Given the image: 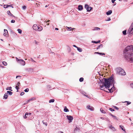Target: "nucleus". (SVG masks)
<instances>
[{
    "label": "nucleus",
    "mask_w": 133,
    "mask_h": 133,
    "mask_svg": "<svg viewBox=\"0 0 133 133\" xmlns=\"http://www.w3.org/2000/svg\"><path fill=\"white\" fill-rule=\"evenodd\" d=\"M120 126V127L123 130V131H125V129L124 128H123V126H122V125H120V126Z\"/></svg>",
    "instance_id": "26"
},
{
    "label": "nucleus",
    "mask_w": 133,
    "mask_h": 133,
    "mask_svg": "<svg viewBox=\"0 0 133 133\" xmlns=\"http://www.w3.org/2000/svg\"><path fill=\"white\" fill-rule=\"evenodd\" d=\"M18 77H21V76H16V78H17Z\"/></svg>",
    "instance_id": "52"
},
{
    "label": "nucleus",
    "mask_w": 133,
    "mask_h": 133,
    "mask_svg": "<svg viewBox=\"0 0 133 133\" xmlns=\"http://www.w3.org/2000/svg\"><path fill=\"white\" fill-rule=\"evenodd\" d=\"M84 79L83 77L79 79V81L80 82H82L83 81Z\"/></svg>",
    "instance_id": "31"
},
{
    "label": "nucleus",
    "mask_w": 133,
    "mask_h": 133,
    "mask_svg": "<svg viewBox=\"0 0 133 133\" xmlns=\"http://www.w3.org/2000/svg\"><path fill=\"white\" fill-rule=\"evenodd\" d=\"M109 127V128H110L111 129H112L113 131H115L116 130V129H115V128L112 126V125H111Z\"/></svg>",
    "instance_id": "14"
},
{
    "label": "nucleus",
    "mask_w": 133,
    "mask_h": 133,
    "mask_svg": "<svg viewBox=\"0 0 133 133\" xmlns=\"http://www.w3.org/2000/svg\"><path fill=\"white\" fill-rule=\"evenodd\" d=\"M17 31H18V32L20 34H21L22 32V30L20 29H18L17 30Z\"/></svg>",
    "instance_id": "22"
},
{
    "label": "nucleus",
    "mask_w": 133,
    "mask_h": 133,
    "mask_svg": "<svg viewBox=\"0 0 133 133\" xmlns=\"http://www.w3.org/2000/svg\"><path fill=\"white\" fill-rule=\"evenodd\" d=\"M77 50L79 52H81L82 51V50L81 48H77Z\"/></svg>",
    "instance_id": "23"
},
{
    "label": "nucleus",
    "mask_w": 133,
    "mask_h": 133,
    "mask_svg": "<svg viewBox=\"0 0 133 133\" xmlns=\"http://www.w3.org/2000/svg\"><path fill=\"white\" fill-rule=\"evenodd\" d=\"M42 122L43 123V124H44L46 126L47 125V123H45L44 122V121H42Z\"/></svg>",
    "instance_id": "34"
},
{
    "label": "nucleus",
    "mask_w": 133,
    "mask_h": 133,
    "mask_svg": "<svg viewBox=\"0 0 133 133\" xmlns=\"http://www.w3.org/2000/svg\"><path fill=\"white\" fill-rule=\"evenodd\" d=\"M24 92H22L21 94V95H24Z\"/></svg>",
    "instance_id": "45"
},
{
    "label": "nucleus",
    "mask_w": 133,
    "mask_h": 133,
    "mask_svg": "<svg viewBox=\"0 0 133 133\" xmlns=\"http://www.w3.org/2000/svg\"><path fill=\"white\" fill-rule=\"evenodd\" d=\"M49 6V5H46L45 6V7L46 8L48 6Z\"/></svg>",
    "instance_id": "56"
},
{
    "label": "nucleus",
    "mask_w": 133,
    "mask_h": 133,
    "mask_svg": "<svg viewBox=\"0 0 133 133\" xmlns=\"http://www.w3.org/2000/svg\"><path fill=\"white\" fill-rule=\"evenodd\" d=\"M35 44H38V42H37L36 41V40L35 41Z\"/></svg>",
    "instance_id": "44"
},
{
    "label": "nucleus",
    "mask_w": 133,
    "mask_h": 133,
    "mask_svg": "<svg viewBox=\"0 0 133 133\" xmlns=\"http://www.w3.org/2000/svg\"><path fill=\"white\" fill-rule=\"evenodd\" d=\"M100 47L99 46V45L98 46V47H97L96 48L97 49H98L100 48Z\"/></svg>",
    "instance_id": "48"
},
{
    "label": "nucleus",
    "mask_w": 133,
    "mask_h": 133,
    "mask_svg": "<svg viewBox=\"0 0 133 133\" xmlns=\"http://www.w3.org/2000/svg\"><path fill=\"white\" fill-rule=\"evenodd\" d=\"M22 8L24 9H25L26 8V6H24L22 7Z\"/></svg>",
    "instance_id": "39"
},
{
    "label": "nucleus",
    "mask_w": 133,
    "mask_h": 133,
    "mask_svg": "<svg viewBox=\"0 0 133 133\" xmlns=\"http://www.w3.org/2000/svg\"><path fill=\"white\" fill-rule=\"evenodd\" d=\"M3 0V1H5L6 0Z\"/></svg>",
    "instance_id": "61"
},
{
    "label": "nucleus",
    "mask_w": 133,
    "mask_h": 133,
    "mask_svg": "<svg viewBox=\"0 0 133 133\" xmlns=\"http://www.w3.org/2000/svg\"><path fill=\"white\" fill-rule=\"evenodd\" d=\"M87 107L88 109H90L92 111L94 109V108L92 106H90L89 105H88Z\"/></svg>",
    "instance_id": "10"
},
{
    "label": "nucleus",
    "mask_w": 133,
    "mask_h": 133,
    "mask_svg": "<svg viewBox=\"0 0 133 133\" xmlns=\"http://www.w3.org/2000/svg\"><path fill=\"white\" fill-rule=\"evenodd\" d=\"M99 46L101 48H102L103 46V45L102 44H101L99 45Z\"/></svg>",
    "instance_id": "43"
},
{
    "label": "nucleus",
    "mask_w": 133,
    "mask_h": 133,
    "mask_svg": "<svg viewBox=\"0 0 133 133\" xmlns=\"http://www.w3.org/2000/svg\"><path fill=\"white\" fill-rule=\"evenodd\" d=\"M24 91L25 92H28L29 91V89L27 88L24 90Z\"/></svg>",
    "instance_id": "35"
},
{
    "label": "nucleus",
    "mask_w": 133,
    "mask_h": 133,
    "mask_svg": "<svg viewBox=\"0 0 133 133\" xmlns=\"http://www.w3.org/2000/svg\"><path fill=\"white\" fill-rule=\"evenodd\" d=\"M94 28V29H92V30H100V28H99L96 27L95 28Z\"/></svg>",
    "instance_id": "18"
},
{
    "label": "nucleus",
    "mask_w": 133,
    "mask_h": 133,
    "mask_svg": "<svg viewBox=\"0 0 133 133\" xmlns=\"http://www.w3.org/2000/svg\"><path fill=\"white\" fill-rule=\"evenodd\" d=\"M94 54H99L100 55H105V54L104 53H99V52H95L94 53Z\"/></svg>",
    "instance_id": "19"
},
{
    "label": "nucleus",
    "mask_w": 133,
    "mask_h": 133,
    "mask_svg": "<svg viewBox=\"0 0 133 133\" xmlns=\"http://www.w3.org/2000/svg\"><path fill=\"white\" fill-rule=\"evenodd\" d=\"M49 21H50V20H49L48 21H47V22H49Z\"/></svg>",
    "instance_id": "60"
},
{
    "label": "nucleus",
    "mask_w": 133,
    "mask_h": 133,
    "mask_svg": "<svg viewBox=\"0 0 133 133\" xmlns=\"http://www.w3.org/2000/svg\"><path fill=\"white\" fill-rule=\"evenodd\" d=\"M73 46L75 47H76V48H78V47H77L76 45H73Z\"/></svg>",
    "instance_id": "54"
},
{
    "label": "nucleus",
    "mask_w": 133,
    "mask_h": 133,
    "mask_svg": "<svg viewBox=\"0 0 133 133\" xmlns=\"http://www.w3.org/2000/svg\"><path fill=\"white\" fill-rule=\"evenodd\" d=\"M15 22V21L14 20L12 19L11 21V22L12 23H14Z\"/></svg>",
    "instance_id": "40"
},
{
    "label": "nucleus",
    "mask_w": 133,
    "mask_h": 133,
    "mask_svg": "<svg viewBox=\"0 0 133 133\" xmlns=\"http://www.w3.org/2000/svg\"><path fill=\"white\" fill-rule=\"evenodd\" d=\"M1 40L2 41H3V39H1Z\"/></svg>",
    "instance_id": "59"
},
{
    "label": "nucleus",
    "mask_w": 133,
    "mask_h": 133,
    "mask_svg": "<svg viewBox=\"0 0 133 133\" xmlns=\"http://www.w3.org/2000/svg\"><path fill=\"white\" fill-rule=\"evenodd\" d=\"M64 111L65 112H67L69 111L68 109L66 107V106H65L64 107Z\"/></svg>",
    "instance_id": "17"
},
{
    "label": "nucleus",
    "mask_w": 133,
    "mask_h": 133,
    "mask_svg": "<svg viewBox=\"0 0 133 133\" xmlns=\"http://www.w3.org/2000/svg\"><path fill=\"white\" fill-rule=\"evenodd\" d=\"M100 111L101 112L103 113H105V111L103 110V109L102 108H101L100 109Z\"/></svg>",
    "instance_id": "24"
},
{
    "label": "nucleus",
    "mask_w": 133,
    "mask_h": 133,
    "mask_svg": "<svg viewBox=\"0 0 133 133\" xmlns=\"http://www.w3.org/2000/svg\"><path fill=\"white\" fill-rule=\"evenodd\" d=\"M131 86L132 88H133V83L131 84Z\"/></svg>",
    "instance_id": "50"
},
{
    "label": "nucleus",
    "mask_w": 133,
    "mask_h": 133,
    "mask_svg": "<svg viewBox=\"0 0 133 133\" xmlns=\"http://www.w3.org/2000/svg\"><path fill=\"white\" fill-rule=\"evenodd\" d=\"M116 0H111V2H112V3H114V2L115 1H116Z\"/></svg>",
    "instance_id": "49"
},
{
    "label": "nucleus",
    "mask_w": 133,
    "mask_h": 133,
    "mask_svg": "<svg viewBox=\"0 0 133 133\" xmlns=\"http://www.w3.org/2000/svg\"><path fill=\"white\" fill-rule=\"evenodd\" d=\"M66 27L67 28H68V29H69V30H73L74 29H75L74 28H72L71 27H68L66 26Z\"/></svg>",
    "instance_id": "20"
},
{
    "label": "nucleus",
    "mask_w": 133,
    "mask_h": 133,
    "mask_svg": "<svg viewBox=\"0 0 133 133\" xmlns=\"http://www.w3.org/2000/svg\"><path fill=\"white\" fill-rule=\"evenodd\" d=\"M55 29L56 30H58V28H56Z\"/></svg>",
    "instance_id": "55"
},
{
    "label": "nucleus",
    "mask_w": 133,
    "mask_h": 133,
    "mask_svg": "<svg viewBox=\"0 0 133 133\" xmlns=\"http://www.w3.org/2000/svg\"><path fill=\"white\" fill-rule=\"evenodd\" d=\"M36 5H37V7L39 6L40 5V4H38L37 3H36Z\"/></svg>",
    "instance_id": "42"
},
{
    "label": "nucleus",
    "mask_w": 133,
    "mask_h": 133,
    "mask_svg": "<svg viewBox=\"0 0 133 133\" xmlns=\"http://www.w3.org/2000/svg\"><path fill=\"white\" fill-rule=\"evenodd\" d=\"M118 70L119 71V74L122 75H126V72L123 69L119 68L118 69Z\"/></svg>",
    "instance_id": "5"
},
{
    "label": "nucleus",
    "mask_w": 133,
    "mask_h": 133,
    "mask_svg": "<svg viewBox=\"0 0 133 133\" xmlns=\"http://www.w3.org/2000/svg\"><path fill=\"white\" fill-rule=\"evenodd\" d=\"M126 30H124L123 31V33L124 35H126Z\"/></svg>",
    "instance_id": "32"
},
{
    "label": "nucleus",
    "mask_w": 133,
    "mask_h": 133,
    "mask_svg": "<svg viewBox=\"0 0 133 133\" xmlns=\"http://www.w3.org/2000/svg\"><path fill=\"white\" fill-rule=\"evenodd\" d=\"M112 117H113L114 119L117 120V117L113 115Z\"/></svg>",
    "instance_id": "37"
},
{
    "label": "nucleus",
    "mask_w": 133,
    "mask_h": 133,
    "mask_svg": "<svg viewBox=\"0 0 133 133\" xmlns=\"http://www.w3.org/2000/svg\"><path fill=\"white\" fill-rule=\"evenodd\" d=\"M33 29L36 31H40L42 30V27L40 25H37L36 24H34L33 26Z\"/></svg>",
    "instance_id": "3"
},
{
    "label": "nucleus",
    "mask_w": 133,
    "mask_h": 133,
    "mask_svg": "<svg viewBox=\"0 0 133 133\" xmlns=\"http://www.w3.org/2000/svg\"><path fill=\"white\" fill-rule=\"evenodd\" d=\"M124 103H127V104H126V105H128L131 103V102H129L127 101H125Z\"/></svg>",
    "instance_id": "27"
},
{
    "label": "nucleus",
    "mask_w": 133,
    "mask_h": 133,
    "mask_svg": "<svg viewBox=\"0 0 133 133\" xmlns=\"http://www.w3.org/2000/svg\"><path fill=\"white\" fill-rule=\"evenodd\" d=\"M31 114V113H28L27 112H26L25 113V115H30Z\"/></svg>",
    "instance_id": "41"
},
{
    "label": "nucleus",
    "mask_w": 133,
    "mask_h": 133,
    "mask_svg": "<svg viewBox=\"0 0 133 133\" xmlns=\"http://www.w3.org/2000/svg\"><path fill=\"white\" fill-rule=\"evenodd\" d=\"M101 119H104V118L103 117H101Z\"/></svg>",
    "instance_id": "57"
},
{
    "label": "nucleus",
    "mask_w": 133,
    "mask_h": 133,
    "mask_svg": "<svg viewBox=\"0 0 133 133\" xmlns=\"http://www.w3.org/2000/svg\"><path fill=\"white\" fill-rule=\"evenodd\" d=\"M55 101L54 99H51L49 100V102L50 103L51 102H54Z\"/></svg>",
    "instance_id": "28"
},
{
    "label": "nucleus",
    "mask_w": 133,
    "mask_h": 133,
    "mask_svg": "<svg viewBox=\"0 0 133 133\" xmlns=\"http://www.w3.org/2000/svg\"><path fill=\"white\" fill-rule=\"evenodd\" d=\"M16 60L18 61V63L21 64L22 65H24L25 64V62L22 59H18L17 58H16Z\"/></svg>",
    "instance_id": "6"
},
{
    "label": "nucleus",
    "mask_w": 133,
    "mask_h": 133,
    "mask_svg": "<svg viewBox=\"0 0 133 133\" xmlns=\"http://www.w3.org/2000/svg\"><path fill=\"white\" fill-rule=\"evenodd\" d=\"M12 6V8H13V7L12 6V5H4V8H8V7Z\"/></svg>",
    "instance_id": "13"
},
{
    "label": "nucleus",
    "mask_w": 133,
    "mask_h": 133,
    "mask_svg": "<svg viewBox=\"0 0 133 133\" xmlns=\"http://www.w3.org/2000/svg\"><path fill=\"white\" fill-rule=\"evenodd\" d=\"M114 108H115L116 109H117V110H118V109H119L117 107H116V106H115Z\"/></svg>",
    "instance_id": "47"
},
{
    "label": "nucleus",
    "mask_w": 133,
    "mask_h": 133,
    "mask_svg": "<svg viewBox=\"0 0 133 133\" xmlns=\"http://www.w3.org/2000/svg\"><path fill=\"white\" fill-rule=\"evenodd\" d=\"M100 80L101 82L103 85L102 86H100V89L104 90V87H105V88L108 89L109 90L110 92H113L112 88L110 89H109L110 86L112 84L114 85V80L112 77H111L107 79L103 78V79Z\"/></svg>",
    "instance_id": "1"
},
{
    "label": "nucleus",
    "mask_w": 133,
    "mask_h": 133,
    "mask_svg": "<svg viewBox=\"0 0 133 133\" xmlns=\"http://www.w3.org/2000/svg\"><path fill=\"white\" fill-rule=\"evenodd\" d=\"M124 55L127 60L133 62V47L132 45L127 47L124 50Z\"/></svg>",
    "instance_id": "2"
},
{
    "label": "nucleus",
    "mask_w": 133,
    "mask_h": 133,
    "mask_svg": "<svg viewBox=\"0 0 133 133\" xmlns=\"http://www.w3.org/2000/svg\"><path fill=\"white\" fill-rule=\"evenodd\" d=\"M7 14L9 16H11L14 17V15L10 12L9 10L7 11Z\"/></svg>",
    "instance_id": "11"
},
{
    "label": "nucleus",
    "mask_w": 133,
    "mask_h": 133,
    "mask_svg": "<svg viewBox=\"0 0 133 133\" xmlns=\"http://www.w3.org/2000/svg\"><path fill=\"white\" fill-rule=\"evenodd\" d=\"M110 110L111 111H114V110L112 109V108H110Z\"/></svg>",
    "instance_id": "46"
},
{
    "label": "nucleus",
    "mask_w": 133,
    "mask_h": 133,
    "mask_svg": "<svg viewBox=\"0 0 133 133\" xmlns=\"http://www.w3.org/2000/svg\"><path fill=\"white\" fill-rule=\"evenodd\" d=\"M7 92L9 93L10 95H11L12 94V92L11 91H7Z\"/></svg>",
    "instance_id": "30"
},
{
    "label": "nucleus",
    "mask_w": 133,
    "mask_h": 133,
    "mask_svg": "<svg viewBox=\"0 0 133 133\" xmlns=\"http://www.w3.org/2000/svg\"><path fill=\"white\" fill-rule=\"evenodd\" d=\"M26 115H24V118H26L27 117H26Z\"/></svg>",
    "instance_id": "51"
},
{
    "label": "nucleus",
    "mask_w": 133,
    "mask_h": 133,
    "mask_svg": "<svg viewBox=\"0 0 133 133\" xmlns=\"http://www.w3.org/2000/svg\"><path fill=\"white\" fill-rule=\"evenodd\" d=\"M60 133H64L63 132L61 131Z\"/></svg>",
    "instance_id": "58"
},
{
    "label": "nucleus",
    "mask_w": 133,
    "mask_h": 133,
    "mask_svg": "<svg viewBox=\"0 0 133 133\" xmlns=\"http://www.w3.org/2000/svg\"><path fill=\"white\" fill-rule=\"evenodd\" d=\"M92 42H93L94 43H100V40H99L97 42L96 41H92Z\"/></svg>",
    "instance_id": "25"
},
{
    "label": "nucleus",
    "mask_w": 133,
    "mask_h": 133,
    "mask_svg": "<svg viewBox=\"0 0 133 133\" xmlns=\"http://www.w3.org/2000/svg\"><path fill=\"white\" fill-rule=\"evenodd\" d=\"M20 84V83L19 82H18V83H17V84L16 86H17V87H19Z\"/></svg>",
    "instance_id": "36"
},
{
    "label": "nucleus",
    "mask_w": 133,
    "mask_h": 133,
    "mask_svg": "<svg viewBox=\"0 0 133 133\" xmlns=\"http://www.w3.org/2000/svg\"><path fill=\"white\" fill-rule=\"evenodd\" d=\"M2 63H3V65H5V66L7 64V63L5 61L3 62H2Z\"/></svg>",
    "instance_id": "29"
},
{
    "label": "nucleus",
    "mask_w": 133,
    "mask_h": 133,
    "mask_svg": "<svg viewBox=\"0 0 133 133\" xmlns=\"http://www.w3.org/2000/svg\"><path fill=\"white\" fill-rule=\"evenodd\" d=\"M8 97V93H6L5 94L4 96V98L5 99H6Z\"/></svg>",
    "instance_id": "15"
},
{
    "label": "nucleus",
    "mask_w": 133,
    "mask_h": 133,
    "mask_svg": "<svg viewBox=\"0 0 133 133\" xmlns=\"http://www.w3.org/2000/svg\"><path fill=\"white\" fill-rule=\"evenodd\" d=\"M110 115L111 116H112V117L113 116V115H112L111 113H110Z\"/></svg>",
    "instance_id": "53"
},
{
    "label": "nucleus",
    "mask_w": 133,
    "mask_h": 133,
    "mask_svg": "<svg viewBox=\"0 0 133 133\" xmlns=\"http://www.w3.org/2000/svg\"><path fill=\"white\" fill-rule=\"evenodd\" d=\"M16 89L17 90V91H18V90L19 89V87L16 86L15 87Z\"/></svg>",
    "instance_id": "38"
},
{
    "label": "nucleus",
    "mask_w": 133,
    "mask_h": 133,
    "mask_svg": "<svg viewBox=\"0 0 133 133\" xmlns=\"http://www.w3.org/2000/svg\"><path fill=\"white\" fill-rule=\"evenodd\" d=\"M128 31L129 34L133 35V22L131 24Z\"/></svg>",
    "instance_id": "4"
},
{
    "label": "nucleus",
    "mask_w": 133,
    "mask_h": 133,
    "mask_svg": "<svg viewBox=\"0 0 133 133\" xmlns=\"http://www.w3.org/2000/svg\"><path fill=\"white\" fill-rule=\"evenodd\" d=\"M35 99V98H32L28 100V102H30L31 101H33V100H34Z\"/></svg>",
    "instance_id": "33"
},
{
    "label": "nucleus",
    "mask_w": 133,
    "mask_h": 133,
    "mask_svg": "<svg viewBox=\"0 0 133 133\" xmlns=\"http://www.w3.org/2000/svg\"><path fill=\"white\" fill-rule=\"evenodd\" d=\"M12 88L11 87H7V88H6V90H11V91H12V90L11 89Z\"/></svg>",
    "instance_id": "21"
},
{
    "label": "nucleus",
    "mask_w": 133,
    "mask_h": 133,
    "mask_svg": "<svg viewBox=\"0 0 133 133\" xmlns=\"http://www.w3.org/2000/svg\"><path fill=\"white\" fill-rule=\"evenodd\" d=\"M67 117H68V120H69L70 121L69 122V123H70L73 120V118L72 116L70 115H67Z\"/></svg>",
    "instance_id": "9"
},
{
    "label": "nucleus",
    "mask_w": 133,
    "mask_h": 133,
    "mask_svg": "<svg viewBox=\"0 0 133 133\" xmlns=\"http://www.w3.org/2000/svg\"><path fill=\"white\" fill-rule=\"evenodd\" d=\"M112 13V11L111 10L108 11V12H106V14L107 15H109L111 14Z\"/></svg>",
    "instance_id": "16"
},
{
    "label": "nucleus",
    "mask_w": 133,
    "mask_h": 133,
    "mask_svg": "<svg viewBox=\"0 0 133 133\" xmlns=\"http://www.w3.org/2000/svg\"><path fill=\"white\" fill-rule=\"evenodd\" d=\"M83 6L81 5H79L78 6V10H81L83 9Z\"/></svg>",
    "instance_id": "12"
},
{
    "label": "nucleus",
    "mask_w": 133,
    "mask_h": 133,
    "mask_svg": "<svg viewBox=\"0 0 133 133\" xmlns=\"http://www.w3.org/2000/svg\"><path fill=\"white\" fill-rule=\"evenodd\" d=\"M85 8H86L87 11H89L91 10L92 8L91 7H89L88 5L86 4L85 6Z\"/></svg>",
    "instance_id": "7"
},
{
    "label": "nucleus",
    "mask_w": 133,
    "mask_h": 133,
    "mask_svg": "<svg viewBox=\"0 0 133 133\" xmlns=\"http://www.w3.org/2000/svg\"><path fill=\"white\" fill-rule=\"evenodd\" d=\"M4 33L3 34V35L6 37H8V34L7 30L6 29H4Z\"/></svg>",
    "instance_id": "8"
}]
</instances>
